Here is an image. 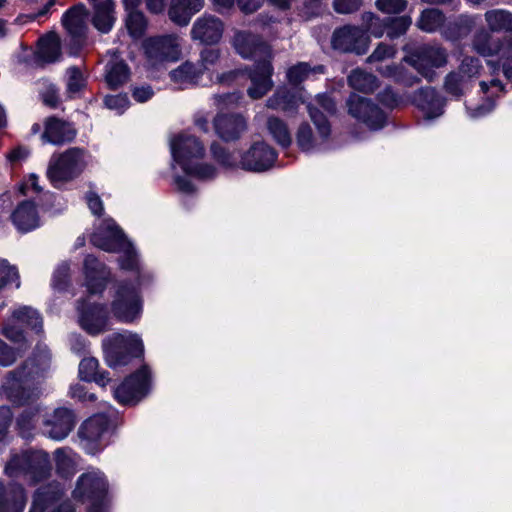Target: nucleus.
Returning <instances> with one entry per match:
<instances>
[{"label": "nucleus", "mask_w": 512, "mask_h": 512, "mask_svg": "<svg viewBox=\"0 0 512 512\" xmlns=\"http://www.w3.org/2000/svg\"><path fill=\"white\" fill-rule=\"evenodd\" d=\"M50 362L49 350L38 346L31 357L5 375L0 385V398L22 406L37 397L36 383L49 370Z\"/></svg>", "instance_id": "obj_1"}, {"label": "nucleus", "mask_w": 512, "mask_h": 512, "mask_svg": "<svg viewBox=\"0 0 512 512\" xmlns=\"http://www.w3.org/2000/svg\"><path fill=\"white\" fill-rule=\"evenodd\" d=\"M232 45L242 58L255 61L254 68L249 72L251 86L247 89V94L253 100L262 98L273 87L270 47L259 36L247 31H237Z\"/></svg>", "instance_id": "obj_2"}, {"label": "nucleus", "mask_w": 512, "mask_h": 512, "mask_svg": "<svg viewBox=\"0 0 512 512\" xmlns=\"http://www.w3.org/2000/svg\"><path fill=\"white\" fill-rule=\"evenodd\" d=\"M278 162H172L174 185L182 193H192L194 187L190 177L207 180L215 177L220 171L229 173L234 170H244L255 173L267 172L280 167Z\"/></svg>", "instance_id": "obj_3"}, {"label": "nucleus", "mask_w": 512, "mask_h": 512, "mask_svg": "<svg viewBox=\"0 0 512 512\" xmlns=\"http://www.w3.org/2000/svg\"><path fill=\"white\" fill-rule=\"evenodd\" d=\"M91 242L104 251L121 253L119 265L122 270L140 273L138 254L113 219L103 220L92 234Z\"/></svg>", "instance_id": "obj_4"}, {"label": "nucleus", "mask_w": 512, "mask_h": 512, "mask_svg": "<svg viewBox=\"0 0 512 512\" xmlns=\"http://www.w3.org/2000/svg\"><path fill=\"white\" fill-rule=\"evenodd\" d=\"M51 463L48 453L41 450L12 452L4 473L10 478L23 477L37 483L49 477Z\"/></svg>", "instance_id": "obj_5"}, {"label": "nucleus", "mask_w": 512, "mask_h": 512, "mask_svg": "<svg viewBox=\"0 0 512 512\" xmlns=\"http://www.w3.org/2000/svg\"><path fill=\"white\" fill-rule=\"evenodd\" d=\"M74 499L89 505L88 512H107L108 481L98 469L79 476L73 491Z\"/></svg>", "instance_id": "obj_6"}, {"label": "nucleus", "mask_w": 512, "mask_h": 512, "mask_svg": "<svg viewBox=\"0 0 512 512\" xmlns=\"http://www.w3.org/2000/svg\"><path fill=\"white\" fill-rule=\"evenodd\" d=\"M103 352L107 365L116 368L129 361V355L140 356L144 345L141 337L132 332L113 333L103 339Z\"/></svg>", "instance_id": "obj_7"}, {"label": "nucleus", "mask_w": 512, "mask_h": 512, "mask_svg": "<svg viewBox=\"0 0 512 512\" xmlns=\"http://www.w3.org/2000/svg\"><path fill=\"white\" fill-rule=\"evenodd\" d=\"M142 50L145 66L149 69H158L165 63L174 62L180 58V38L176 34L148 37L142 42Z\"/></svg>", "instance_id": "obj_8"}, {"label": "nucleus", "mask_w": 512, "mask_h": 512, "mask_svg": "<svg viewBox=\"0 0 512 512\" xmlns=\"http://www.w3.org/2000/svg\"><path fill=\"white\" fill-rule=\"evenodd\" d=\"M142 309L139 289L125 282L118 283L111 302L114 317L123 323H133L141 317Z\"/></svg>", "instance_id": "obj_9"}, {"label": "nucleus", "mask_w": 512, "mask_h": 512, "mask_svg": "<svg viewBox=\"0 0 512 512\" xmlns=\"http://www.w3.org/2000/svg\"><path fill=\"white\" fill-rule=\"evenodd\" d=\"M447 60L448 53L446 49L439 45L421 46L406 58V61L428 81L435 78L434 69L445 66Z\"/></svg>", "instance_id": "obj_10"}, {"label": "nucleus", "mask_w": 512, "mask_h": 512, "mask_svg": "<svg viewBox=\"0 0 512 512\" xmlns=\"http://www.w3.org/2000/svg\"><path fill=\"white\" fill-rule=\"evenodd\" d=\"M150 386V372L146 366L127 377L115 390V399L124 405H134L144 398Z\"/></svg>", "instance_id": "obj_11"}, {"label": "nucleus", "mask_w": 512, "mask_h": 512, "mask_svg": "<svg viewBox=\"0 0 512 512\" xmlns=\"http://www.w3.org/2000/svg\"><path fill=\"white\" fill-rule=\"evenodd\" d=\"M349 114L370 130H379L386 123L385 113L370 99L351 94L347 100Z\"/></svg>", "instance_id": "obj_12"}, {"label": "nucleus", "mask_w": 512, "mask_h": 512, "mask_svg": "<svg viewBox=\"0 0 512 512\" xmlns=\"http://www.w3.org/2000/svg\"><path fill=\"white\" fill-rule=\"evenodd\" d=\"M78 322L90 335H98L109 328V316L104 304H90L86 300L77 301Z\"/></svg>", "instance_id": "obj_13"}, {"label": "nucleus", "mask_w": 512, "mask_h": 512, "mask_svg": "<svg viewBox=\"0 0 512 512\" xmlns=\"http://www.w3.org/2000/svg\"><path fill=\"white\" fill-rule=\"evenodd\" d=\"M369 36L365 31L355 26H343L333 32L331 45L341 52L366 53L369 46Z\"/></svg>", "instance_id": "obj_14"}, {"label": "nucleus", "mask_w": 512, "mask_h": 512, "mask_svg": "<svg viewBox=\"0 0 512 512\" xmlns=\"http://www.w3.org/2000/svg\"><path fill=\"white\" fill-rule=\"evenodd\" d=\"M109 425L108 417L96 414L87 419L79 428L80 446L88 453L95 454L101 449V440Z\"/></svg>", "instance_id": "obj_15"}, {"label": "nucleus", "mask_w": 512, "mask_h": 512, "mask_svg": "<svg viewBox=\"0 0 512 512\" xmlns=\"http://www.w3.org/2000/svg\"><path fill=\"white\" fill-rule=\"evenodd\" d=\"M75 415L71 409H55L43 421V434L53 440L65 439L75 426Z\"/></svg>", "instance_id": "obj_16"}, {"label": "nucleus", "mask_w": 512, "mask_h": 512, "mask_svg": "<svg viewBox=\"0 0 512 512\" xmlns=\"http://www.w3.org/2000/svg\"><path fill=\"white\" fill-rule=\"evenodd\" d=\"M169 146L174 160L201 159L205 155L202 141L187 132H179L170 136Z\"/></svg>", "instance_id": "obj_17"}, {"label": "nucleus", "mask_w": 512, "mask_h": 512, "mask_svg": "<svg viewBox=\"0 0 512 512\" xmlns=\"http://www.w3.org/2000/svg\"><path fill=\"white\" fill-rule=\"evenodd\" d=\"M82 270L89 294H102L110 279L109 269L95 256L88 254L83 260Z\"/></svg>", "instance_id": "obj_18"}, {"label": "nucleus", "mask_w": 512, "mask_h": 512, "mask_svg": "<svg viewBox=\"0 0 512 512\" xmlns=\"http://www.w3.org/2000/svg\"><path fill=\"white\" fill-rule=\"evenodd\" d=\"M65 499V490L57 482L38 487L32 494L28 512H51Z\"/></svg>", "instance_id": "obj_19"}, {"label": "nucleus", "mask_w": 512, "mask_h": 512, "mask_svg": "<svg viewBox=\"0 0 512 512\" xmlns=\"http://www.w3.org/2000/svg\"><path fill=\"white\" fill-rule=\"evenodd\" d=\"M224 32V23L214 15L204 14L193 23L191 37L203 44L218 43Z\"/></svg>", "instance_id": "obj_20"}, {"label": "nucleus", "mask_w": 512, "mask_h": 512, "mask_svg": "<svg viewBox=\"0 0 512 512\" xmlns=\"http://www.w3.org/2000/svg\"><path fill=\"white\" fill-rule=\"evenodd\" d=\"M23 315H27L31 319V321H28L29 324L35 323V321L39 322V313L35 309L29 306H22L12 312L11 316L5 320L2 327V334L16 344H21L26 341L23 328L18 325V321L22 319Z\"/></svg>", "instance_id": "obj_21"}, {"label": "nucleus", "mask_w": 512, "mask_h": 512, "mask_svg": "<svg viewBox=\"0 0 512 512\" xmlns=\"http://www.w3.org/2000/svg\"><path fill=\"white\" fill-rule=\"evenodd\" d=\"M26 503V491L21 484H4L0 480V512H23Z\"/></svg>", "instance_id": "obj_22"}, {"label": "nucleus", "mask_w": 512, "mask_h": 512, "mask_svg": "<svg viewBox=\"0 0 512 512\" xmlns=\"http://www.w3.org/2000/svg\"><path fill=\"white\" fill-rule=\"evenodd\" d=\"M216 134L224 141H233L246 130L245 118L239 114H218L214 120Z\"/></svg>", "instance_id": "obj_23"}, {"label": "nucleus", "mask_w": 512, "mask_h": 512, "mask_svg": "<svg viewBox=\"0 0 512 512\" xmlns=\"http://www.w3.org/2000/svg\"><path fill=\"white\" fill-rule=\"evenodd\" d=\"M413 102L422 111L425 119H434L443 114L444 100L432 87L417 90Z\"/></svg>", "instance_id": "obj_24"}, {"label": "nucleus", "mask_w": 512, "mask_h": 512, "mask_svg": "<svg viewBox=\"0 0 512 512\" xmlns=\"http://www.w3.org/2000/svg\"><path fill=\"white\" fill-rule=\"evenodd\" d=\"M493 33L484 27L477 29L471 38V49L482 57L498 56L502 52L503 40Z\"/></svg>", "instance_id": "obj_25"}, {"label": "nucleus", "mask_w": 512, "mask_h": 512, "mask_svg": "<svg viewBox=\"0 0 512 512\" xmlns=\"http://www.w3.org/2000/svg\"><path fill=\"white\" fill-rule=\"evenodd\" d=\"M88 10L85 5L80 3L69 10L62 16V24L67 32L73 38H83L87 31Z\"/></svg>", "instance_id": "obj_26"}, {"label": "nucleus", "mask_w": 512, "mask_h": 512, "mask_svg": "<svg viewBox=\"0 0 512 512\" xmlns=\"http://www.w3.org/2000/svg\"><path fill=\"white\" fill-rule=\"evenodd\" d=\"M76 136V129L69 122L50 117L46 120L42 138L52 144H62L72 141Z\"/></svg>", "instance_id": "obj_27"}, {"label": "nucleus", "mask_w": 512, "mask_h": 512, "mask_svg": "<svg viewBox=\"0 0 512 512\" xmlns=\"http://www.w3.org/2000/svg\"><path fill=\"white\" fill-rule=\"evenodd\" d=\"M204 7V0H171L168 9L170 20L180 26H186L191 17Z\"/></svg>", "instance_id": "obj_28"}, {"label": "nucleus", "mask_w": 512, "mask_h": 512, "mask_svg": "<svg viewBox=\"0 0 512 512\" xmlns=\"http://www.w3.org/2000/svg\"><path fill=\"white\" fill-rule=\"evenodd\" d=\"M169 75L175 85L185 89L198 85L203 76V69L197 63L186 61L173 69Z\"/></svg>", "instance_id": "obj_29"}, {"label": "nucleus", "mask_w": 512, "mask_h": 512, "mask_svg": "<svg viewBox=\"0 0 512 512\" xmlns=\"http://www.w3.org/2000/svg\"><path fill=\"white\" fill-rule=\"evenodd\" d=\"M93 9V26L101 33L110 32L116 21L114 0H100L94 3Z\"/></svg>", "instance_id": "obj_30"}, {"label": "nucleus", "mask_w": 512, "mask_h": 512, "mask_svg": "<svg viewBox=\"0 0 512 512\" xmlns=\"http://www.w3.org/2000/svg\"><path fill=\"white\" fill-rule=\"evenodd\" d=\"M15 227L20 232H29L39 226L36 206L31 201H23L11 215Z\"/></svg>", "instance_id": "obj_31"}, {"label": "nucleus", "mask_w": 512, "mask_h": 512, "mask_svg": "<svg viewBox=\"0 0 512 512\" xmlns=\"http://www.w3.org/2000/svg\"><path fill=\"white\" fill-rule=\"evenodd\" d=\"M81 171L78 162H52L47 169V177L54 187H60L76 178Z\"/></svg>", "instance_id": "obj_32"}, {"label": "nucleus", "mask_w": 512, "mask_h": 512, "mask_svg": "<svg viewBox=\"0 0 512 512\" xmlns=\"http://www.w3.org/2000/svg\"><path fill=\"white\" fill-rule=\"evenodd\" d=\"M127 17L125 20L126 28L133 38H140L147 27V21L144 14L137 10L140 0H123Z\"/></svg>", "instance_id": "obj_33"}, {"label": "nucleus", "mask_w": 512, "mask_h": 512, "mask_svg": "<svg viewBox=\"0 0 512 512\" xmlns=\"http://www.w3.org/2000/svg\"><path fill=\"white\" fill-rule=\"evenodd\" d=\"M475 17L469 15H461L457 19L444 24L442 35L449 41H458L465 38L475 27Z\"/></svg>", "instance_id": "obj_34"}, {"label": "nucleus", "mask_w": 512, "mask_h": 512, "mask_svg": "<svg viewBox=\"0 0 512 512\" xmlns=\"http://www.w3.org/2000/svg\"><path fill=\"white\" fill-rule=\"evenodd\" d=\"M487 29L494 33H512V13L506 9H491L485 12Z\"/></svg>", "instance_id": "obj_35"}, {"label": "nucleus", "mask_w": 512, "mask_h": 512, "mask_svg": "<svg viewBox=\"0 0 512 512\" xmlns=\"http://www.w3.org/2000/svg\"><path fill=\"white\" fill-rule=\"evenodd\" d=\"M99 363L96 358L89 357L81 360L79 364V376L82 380L87 382H95L104 387L110 382L108 372L98 371Z\"/></svg>", "instance_id": "obj_36"}, {"label": "nucleus", "mask_w": 512, "mask_h": 512, "mask_svg": "<svg viewBox=\"0 0 512 512\" xmlns=\"http://www.w3.org/2000/svg\"><path fill=\"white\" fill-rule=\"evenodd\" d=\"M38 57L46 62L57 61L61 56L60 40L55 34L47 35L40 39L37 52Z\"/></svg>", "instance_id": "obj_37"}, {"label": "nucleus", "mask_w": 512, "mask_h": 512, "mask_svg": "<svg viewBox=\"0 0 512 512\" xmlns=\"http://www.w3.org/2000/svg\"><path fill=\"white\" fill-rule=\"evenodd\" d=\"M266 106L273 110L290 111L297 106V98L286 87H280L268 98Z\"/></svg>", "instance_id": "obj_38"}, {"label": "nucleus", "mask_w": 512, "mask_h": 512, "mask_svg": "<svg viewBox=\"0 0 512 512\" xmlns=\"http://www.w3.org/2000/svg\"><path fill=\"white\" fill-rule=\"evenodd\" d=\"M444 23V14L439 9L430 8L422 11L417 26L420 30L431 33L439 28L443 29Z\"/></svg>", "instance_id": "obj_39"}, {"label": "nucleus", "mask_w": 512, "mask_h": 512, "mask_svg": "<svg viewBox=\"0 0 512 512\" xmlns=\"http://www.w3.org/2000/svg\"><path fill=\"white\" fill-rule=\"evenodd\" d=\"M348 83L353 89L365 93L373 92L378 86L377 78L373 74L360 69H355L350 73Z\"/></svg>", "instance_id": "obj_40"}, {"label": "nucleus", "mask_w": 512, "mask_h": 512, "mask_svg": "<svg viewBox=\"0 0 512 512\" xmlns=\"http://www.w3.org/2000/svg\"><path fill=\"white\" fill-rule=\"evenodd\" d=\"M129 78V68L123 61L113 62L107 65L106 82L112 89H117Z\"/></svg>", "instance_id": "obj_41"}, {"label": "nucleus", "mask_w": 512, "mask_h": 512, "mask_svg": "<svg viewBox=\"0 0 512 512\" xmlns=\"http://www.w3.org/2000/svg\"><path fill=\"white\" fill-rule=\"evenodd\" d=\"M483 70L484 67L478 57L466 55L461 60L456 72L466 81L471 82L479 78Z\"/></svg>", "instance_id": "obj_42"}, {"label": "nucleus", "mask_w": 512, "mask_h": 512, "mask_svg": "<svg viewBox=\"0 0 512 512\" xmlns=\"http://www.w3.org/2000/svg\"><path fill=\"white\" fill-rule=\"evenodd\" d=\"M75 454L70 449L58 448L54 452L57 472L63 477H70L75 472Z\"/></svg>", "instance_id": "obj_43"}, {"label": "nucleus", "mask_w": 512, "mask_h": 512, "mask_svg": "<svg viewBox=\"0 0 512 512\" xmlns=\"http://www.w3.org/2000/svg\"><path fill=\"white\" fill-rule=\"evenodd\" d=\"M323 72L324 67L321 65L311 67L306 62H300L288 69L287 79L291 84L298 85L307 79L310 74Z\"/></svg>", "instance_id": "obj_44"}, {"label": "nucleus", "mask_w": 512, "mask_h": 512, "mask_svg": "<svg viewBox=\"0 0 512 512\" xmlns=\"http://www.w3.org/2000/svg\"><path fill=\"white\" fill-rule=\"evenodd\" d=\"M376 70L385 77L393 78L396 82L403 84L404 86L410 87L419 82V78L410 75L395 65H387L377 67Z\"/></svg>", "instance_id": "obj_45"}, {"label": "nucleus", "mask_w": 512, "mask_h": 512, "mask_svg": "<svg viewBox=\"0 0 512 512\" xmlns=\"http://www.w3.org/2000/svg\"><path fill=\"white\" fill-rule=\"evenodd\" d=\"M66 90L68 97L73 98L86 86V78L79 67L71 66L66 71Z\"/></svg>", "instance_id": "obj_46"}, {"label": "nucleus", "mask_w": 512, "mask_h": 512, "mask_svg": "<svg viewBox=\"0 0 512 512\" xmlns=\"http://www.w3.org/2000/svg\"><path fill=\"white\" fill-rule=\"evenodd\" d=\"M267 128L273 138L283 147H287L291 143V136L286 124L277 117H269L267 120Z\"/></svg>", "instance_id": "obj_47"}, {"label": "nucleus", "mask_w": 512, "mask_h": 512, "mask_svg": "<svg viewBox=\"0 0 512 512\" xmlns=\"http://www.w3.org/2000/svg\"><path fill=\"white\" fill-rule=\"evenodd\" d=\"M362 20L366 31L375 38H381L385 31H388V18L381 19L372 12H365Z\"/></svg>", "instance_id": "obj_48"}, {"label": "nucleus", "mask_w": 512, "mask_h": 512, "mask_svg": "<svg viewBox=\"0 0 512 512\" xmlns=\"http://www.w3.org/2000/svg\"><path fill=\"white\" fill-rule=\"evenodd\" d=\"M469 84L462 76L456 71L448 73L444 81L445 91L453 97L459 98L463 95L465 88Z\"/></svg>", "instance_id": "obj_49"}, {"label": "nucleus", "mask_w": 512, "mask_h": 512, "mask_svg": "<svg viewBox=\"0 0 512 512\" xmlns=\"http://www.w3.org/2000/svg\"><path fill=\"white\" fill-rule=\"evenodd\" d=\"M70 284V263H60L53 272L51 285L53 289L64 291Z\"/></svg>", "instance_id": "obj_50"}, {"label": "nucleus", "mask_w": 512, "mask_h": 512, "mask_svg": "<svg viewBox=\"0 0 512 512\" xmlns=\"http://www.w3.org/2000/svg\"><path fill=\"white\" fill-rule=\"evenodd\" d=\"M412 21L408 16H401L395 18H388V31L387 36L390 39H395L405 34L410 27Z\"/></svg>", "instance_id": "obj_51"}, {"label": "nucleus", "mask_w": 512, "mask_h": 512, "mask_svg": "<svg viewBox=\"0 0 512 512\" xmlns=\"http://www.w3.org/2000/svg\"><path fill=\"white\" fill-rule=\"evenodd\" d=\"M396 52L397 50L393 45L381 42L377 45L372 54L367 58V62L370 64L383 62L387 59L394 58Z\"/></svg>", "instance_id": "obj_52"}, {"label": "nucleus", "mask_w": 512, "mask_h": 512, "mask_svg": "<svg viewBox=\"0 0 512 512\" xmlns=\"http://www.w3.org/2000/svg\"><path fill=\"white\" fill-rule=\"evenodd\" d=\"M309 115L311 120L315 124L320 136L325 139L330 134V125L325 118V116L314 106L311 104L307 105Z\"/></svg>", "instance_id": "obj_53"}, {"label": "nucleus", "mask_w": 512, "mask_h": 512, "mask_svg": "<svg viewBox=\"0 0 512 512\" xmlns=\"http://www.w3.org/2000/svg\"><path fill=\"white\" fill-rule=\"evenodd\" d=\"M220 56L221 52L219 49L207 48L201 51L197 64L203 69V74L219 63Z\"/></svg>", "instance_id": "obj_54"}, {"label": "nucleus", "mask_w": 512, "mask_h": 512, "mask_svg": "<svg viewBox=\"0 0 512 512\" xmlns=\"http://www.w3.org/2000/svg\"><path fill=\"white\" fill-rule=\"evenodd\" d=\"M376 8L386 14H398L407 7L406 0H376Z\"/></svg>", "instance_id": "obj_55"}, {"label": "nucleus", "mask_w": 512, "mask_h": 512, "mask_svg": "<svg viewBox=\"0 0 512 512\" xmlns=\"http://www.w3.org/2000/svg\"><path fill=\"white\" fill-rule=\"evenodd\" d=\"M297 145L303 151H309L314 148V138L311 127L308 124H302L297 132Z\"/></svg>", "instance_id": "obj_56"}, {"label": "nucleus", "mask_w": 512, "mask_h": 512, "mask_svg": "<svg viewBox=\"0 0 512 512\" xmlns=\"http://www.w3.org/2000/svg\"><path fill=\"white\" fill-rule=\"evenodd\" d=\"M250 152L254 160H275L278 156L276 151L265 142H256Z\"/></svg>", "instance_id": "obj_57"}, {"label": "nucleus", "mask_w": 512, "mask_h": 512, "mask_svg": "<svg viewBox=\"0 0 512 512\" xmlns=\"http://www.w3.org/2000/svg\"><path fill=\"white\" fill-rule=\"evenodd\" d=\"M18 272L6 260H0V290L18 280Z\"/></svg>", "instance_id": "obj_58"}, {"label": "nucleus", "mask_w": 512, "mask_h": 512, "mask_svg": "<svg viewBox=\"0 0 512 512\" xmlns=\"http://www.w3.org/2000/svg\"><path fill=\"white\" fill-rule=\"evenodd\" d=\"M105 106L110 110H115L118 114H122L127 108L129 101L126 95H109L104 99Z\"/></svg>", "instance_id": "obj_59"}, {"label": "nucleus", "mask_w": 512, "mask_h": 512, "mask_svg": "<svg viewBox=\"0 0 512 512\" xmlns=\"http://www.w3.org/2000/svg\"><path fill=\"white\" fill-rule=\"evenodd\" d=\"M494 109V103L490 100H485L475 106L466 105V111L471 119H478L488 115Z\"/></svg>", "instance_id": "obj_60"}, {"label": "nucleus", "mask_w": 512, "mask_h": 512, "mask_svg": "<svg viewBox=\"0 0 512 512\" xmlns=\"http://www.w3.org/2000/svg\"><path fill=\"white\" fill-rule=\"evenodd\" d=\"M34 418L35 413L31 411H25L18 417L17 426L24 438H27L29 436V432L34 428Z\"/></svg>", "instance_id": "obj_61"}, {"label": "nucleus", "mask_w": 512, "mask_h": 512, "mask_svg": "<svg viewBox=\"0 0 512 512\" xmlns=\"http://www.w3.org/2000/svg\"><path fill=\"white\" fill-rule=\"evenodd\" d=\"M17 359L15 350L0 339V366H11Z\"/></svg>", "instance_id": "obj_62"}, {"label": "nucleus", "mask_w": 512, "mask_h": 512, "mask_svg": "<svg viewBox=\"0 0 512 512\" xmlns=\"http://www.w3.org/2000/svg\"><path fill=\"white\" fill-rule=\"evenodd\" d=\"M41 97L44 104L52 108H56L60 102L59 90L54 84L47 85Z\"/></svg>", "instance_id": "obj_63"}, {"label": "nucleus", "mask_w": 512, "mask_h": 512, "mask_svg": "<svg viewBox=\"0 0 512 512\" xmlns=\"http://www.w3.org/2000/svg\"><path fill=\"white\" fill-rule=\"evenodd\" d=\"M237 93L216 94L213 96L214 104L218 109H226L231 105L237 104L240 100Z\"/></svg>", "instance_id": "obj_64"}]
</instances>
